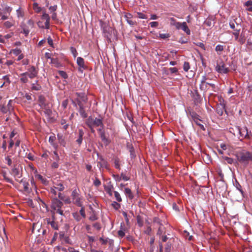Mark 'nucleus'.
Masks as SVG:
<instances>
[{
    "label": "nucleus",
    "instance_id": "obj_35",
    "mask_svg": "<svg viewBox=\"0 0 252 252\" xmlns=\"http://www.w3.org/2000/svg\"><path fill=\"white\" fill-rule=\"evenodd\" d=\"M223 159L229 164H232L234 161V160L233 158H231L227 157H223Z\"/></svg>",
    "mask_w": 252,
    "mask_h": 252
},
{
    "label": "nucleus",
    "instance_id": "obj_60",
    "mask_svg": "<svg viewBox=\"0 0 252 252\" xmlns=\"http://www.w3.org/2000/svg\"><path fill=\"white\" fill-rule=\"evenodd\" d=\"M33 7H34V9L38 12L40 11V10H41V8L40 7H38V5L36 3H34Z\"/></svg>",
    "mask_w": 252,
    "mask_h": 252
},
{
    "label": "nucleus",
    "instance_id": "obj_41",
    "mask_svg": "<svg viewBox=\"0 0 252 252\" xmlns=\"http://www.w3.org/2000/svg\"><path fill=\"white\" fill-rule=\"evenodd\" d=\"M97 219V217L95 214L93 212L89 217V220L91 221H94Z\"/></svg>",
    "mask_w": 252,
    "mask_h": 252
},
{
    "label": "nucleus",
    "instance_id": "obj_56",
    "mask_svg": "<svg viewBox=\"0 0 252 252\" xmlns=\"http://www.w3.org/2000/svg\"><path fill=\"white\" fill-rule=\"evenodd\" d=\"M182 23H180L179 22H177L176 23H175V25H174L176 28L178 30H179L181 29Z\"/></svg>",
    "mask_w": 252,
    "mask_h": 252
},
{
    "label": "nucleus",
    "instance_id": "obj_59",
    "mask_svg": "<svg viewBox=\"0 0 252 252\" xmlns=\"http://www.w3.org/2000/svg\"><path fill=\"white\" fill-rule=\"evenodd\" d=\"M68 104V100L67 99L64 100L63 101L62 106L64 109L66 108Z\"/></svg>",
    "mask_w": 252,
    "mask_h": 252
},
{
    "label": "nucleus",
    "instance_id": "obj_37",
    "mask_svg": "<svg viewBox=\"0 0 252 252\" xmlns=\"http://www.w3.org/2000/svg\"><path fill=\"white\" fill-rule=\"evenodd\" d=\"M240 31V28L239 29H237L235 30V31L233 32V34L235 36L236 40H237L238 38Z\"/></svg>",
    "mask_w": 252,
    "mask_h": 252
},
{
    "label": "nucleus",
    "instance_id": "obj_64",
    "mask_svg": "<svg viewBox=\"0 0 252 252\" xmlns=\"http://www.w3.org/2000/svg\"><path fill=\"white\" fill-rule=\"evenodd\" d=\"M71 196H72V199H73L75 197H77L78 196H79V195H78V193L77 192V191L75 190L72 191Z\"/></svg>",
    "mask_w": 252,
    "mask_h": 252
},
{
    "label": "nucleus",
    "instance_id": "obj_14",
    "mask_svg": "<svg viewBox=\"0 0 252 252\" xmlns=\"http://www.w3.org/2000/svg\"><path fill=\"white\" fill-rule=\"evenodd\" d=\"M98 130L102 141L106 145L110 143V141L105 136L104 132L102 131L101 128H99Z\"/></svg>",
    "mask_w": 252,
    "mask_h": 252
},
{
    "label": "nucleus",
    "instance_id": "obj_46",
    "mask_svg": "<svg viewBox=\"0 0 252 252\" xmlns=\"http://www.w3.org/2000/svg\"><path fill=\"white\" fill-rule=\"evenodd\" d=\"M94 184L95 186L98 187L101 184V182L98 178H95L94 182Z\"/></svg>",
    "mask_w": 252,
    "mask_h": 252
},
{
    "label": "nucleus",
    "instance_id": "obj_54",
    "mask_svg": "<svg viewBox=\"0 0 252 252\" xmlns=\"http://www.w3.org/2000/svg\"><path fill=\"white\" fill-rule=\"evenodd\" d=\"M93 226L97 230H99L101 228L100 224L97 222L94 223Z\"/></svg>",
    "mask_w": 252,
    "mask_h": 252
},
{
    "label": "nucleus",
    "instance_id": "obj_15",
    "mask_svg": "<svg viewBox=\"0 0 252 252\" xmlns=\"http://www.w3.org/2000/svg\"><path fill=\"white\" fill-rule=\"evenodd\" d=\"M22 29H23V32L27 36L31 29L26 24H22L21 26Z\"/></svg>",
    "mask_w": 252,
    "mask_h": 252
},
{
    "label": "nucleus",
    "instance_id": "obj_24",
    "mask_svg": "<svg viewBox=\"0 0 252 252\" xmlns=\"http://www.w3.org/2000/svg\"><path fill=\"white\" fill-rule=\"evenodd\" d=\"M236 188L240 192L242 196H244V191L240 184L236 181L235 184Z\"/></svg>",
    "mask_w": 252,
    "mask_h": 252
},
{
    "label": "nucleus",
    "instance_id": "obj_36",
    "mask_svg": "<svg viewBox=\"0 0 252 252\" xmlns=\"http://www.w3.org/2000/svg\"><path fill=\"white\" fill-rule=\"evenodd\" d=\"M72 215L74 219H75L77 221H79L81 220V218L78 213H74Z\"/></svg>",
    "mask_w": 252,
    "mask_h": 252
},
{
    "label": "nucleus",
    "instance_id": "obj_30",
    "mask_svg": "<svg viewBox=\"0 0 252 252\" xmlns=\"http://www.w3.org/2000/svg\"><path fill=\"white\" fill-rule=\"evenodd\" d=\"M57 137H58L59 143L62 145H64V139L63 138V135L60 134H58Z\"/></svg>",
    "mask_w": 252,
    "mask_h": 252
},
{
    "label": "nucleus",
    "instance_id": "obj_45",
    "mask_svg": "<svg viewBox=\"0 0 252 252\" xmlns=\"http://www.w3.org/2000/svg\"><path fill=\"white\" fill-rule=\"evenodd\" d=\"M223 50V46L221 45H218L215 48V50L217 52H221Z\"/></svg>",
    "mask_w": 252,
    "mask_h": 252
},
{
    "label": "nucleus",
    "instance_id": "obj_51",
    "mask_svg": "<svg viewBox=\"0 0 252 252\" xmlns=\"http://www.w3.org/2000/svg\"><path fill=\"white\" fill-rule=\"evenodd\" d=\"M195 44L198 47L201 48L203 50H205V47L204 44L202 42H197Z\"/></svg>",
    "mask_w": 252,
    "mask_h": 252
},
{
    "label": "nucleus",
    "instance_id": "obj_43",
    "mask_svg": "<svg viewBox=\"0 0 252 252\" xmlns=\"http://www.w3.org/2000/svg\"><path fill=\"white\" fill-rule=\"evenodd\" d=\"M12 52L15 56H18L21 53V50L18 48L13 49Z\"/></svg>",
    "mask_w": 252,
    "mask_h": 252
},
{
    "label": "nucleus",
    "instance_id": "obj_42",
    "mask_svg": "<svg viewBox=\"0 0 252 252\" xmlns=\"http://www.w3.org/2000/svg\"><path fill=\"white\" fill-rule=\"evenodd\" d=\"M70 51H71L72 54H73L74 57L76 58L78 54L76 49L73 47H71Z\"/></svg>",
    "mask_w": 252,
    "mask_h": 252
},
{
    "label": "nucleus",
    "instance_id": "obj_8",
    "mask_svg": "<svg viewBox=\"0 0 252 252\" xmlns=\"http://www.w3.org/2000/svg\"><path fill=\"white\" fill-rule=\"evenodd\" d=\"M190 116L194 121V122L198 125L202 129H204V126L203 125L200 123L201 121L199 116L195 112H191L190 113Z\"/></svg>",
    "mask_w": 252,
    "mask_h": 252
},
{
    "label": "nucleus",
    "instance_id": "obj_31",
    "mask_svg": "<svg viewBox=\"0 0 252 252\" xmlns=\"http://www.w3.org/2000/svg\"><path fill=\"white\" fill-rule=\"evenodd\" d=\"M16 13H17V17L18 18H22V17H23L24 16V12L23 11H22V10L20 8H19L17 10H16Z\"/></svg>",
    "mask_w": 252,
    "mask_h": 252
},
{
    "label": "nucleus",
    "instance_id": "obj_52",
    "mask_svg": "<svg viewBox=\"0 0 252 252\" xmlns=\"http://www.w3.org/2000/svg\"><path fill=\"white\" fill-rule=\"evenodd\" d=\"M29 183L27 182H24L23 183L24 189L26 191H29Z\"/></svg>",
    "mask_w": 252,
    "mask_h": 252
},
{
    "label": "nucleus",
    "instance_id": "obj_23",
    "mask_svg": "<svg viewBox=\"0 0 252 252\" xmlns=\"http://www.w3.org/2000/svg\"><path fill=\"white\" fill-rule=\"evenodd\" d=\"M62 208H57L53 210L52 215L54 214V216L55 217V214L58 213L60 215L63 216V211L61 209Z\"/></svg>",
    "mask_w": 252,
    "mask_h": 252
},
{
    "label": "nucleus",
    "instance_id": "obj_53",
    "mask_svg": "<svg viewBox=\"0 0 252 252\" xmlns=\"http://www.w3.org/2000/svg\"><path fill=\"white\" fill-rule=\"evenodd\" d=\"M5 160L7 162V163L8 165H11L12 160L8 156L5 157Z\"/></svg>",
    "mask_w": 252,
    "mask_h": 252
},
{
    "label": "nucleus",
    "instance_id": "obj_58",
    "mask_svg": "<svg viewBox=\"0 0 252 252\" xmlns=\"http://www.w3.org/2000/svg\"><path fill=\"white\" fill-rule=\"evenodd\" d=\"M115 166L116 168L120 169V164H119V160L118 159H116L115 160Z\"/></svg>",
    "mask_w": 252,
    "mask_h": 252
},
{
    "label": "nucleus",
    "instance_id": "obj_48",
    "mask_svg": "<svg viewBox=\"0 0 252 252\" xmlns=\"http://www.w3.org/2000/svg\"><path fill=\"white\" fill-rule=\"evenodd\" d=\"M112 176L116 182H120L122 180L121 177L118 175L113 174Z\"/></svg>",
    "mask_w": 252,
    "mask_h": 252
},
{
    "label": "nucleus",
    "instance_id": "obj_1",
    "mask_svg": "<svg viewBox=\"0 0 252 252\" xmlns=\"http://www.w3.org/2000/svg\"><path fill=\"white\" fill-rule=\"evenodd\" d=\"M237 160L244 166H247L252 160V154L248 151H242L236 154Z\"/></svg>",
    "mask_w": 252,
    "mask_h": 252
},
{
    "label": "nucleus",
    "instance_id": "obj_34",
    "mask_svg": "<svg viewBox=\"0 0 252 252\" xmlns=\"http://www.w3.org/2000/svg\"><path fill=\"white\" fill-rule=\"evenodd\" d=\"M112 205L116 210H118L121 207L120 204L116 201H113L112 203Z\"/></svg>",
    "mask_w": 252,
    "mask_h": 252
},
{
    "label": "nucleus",
    "instance_id": "obj_3",
    "mask_svg": "<svg viewBox=\"0 0 252 252\" xmlns=\"http://www.w3.org/2000/svg\"><path fill=\"white\" fill-rule=\"evenodd\" d=\"M86 124L89 127L100 126L102 128H103V124L101 119L93 118L90 117L86 120Z\"/></svg>",
    "mask_w": 252,
    "mask_h": 252
},
{
    "label": "nucleus",
    "instance_id": "obj_22",
    "mask_svg": "<svg viewBox=\"0 0 252 252\" xmlns=\"http://www.w3.org/2000/svg\"><path fill=\"white\" fill-rule=\"evenodd\" d=\"M220 105L221 108H217V112H218V113L220 116H221L223 114V110L225 109V104H224L221 103V102L220 103Z\"/></svg>",
    "mask_w": 252,
    "mask_h": 252
},
{
    "label": "nucleus",
    "instance_id": "obj_2",
    "mask_svg": "<svg viewBox=\"0 0 252 252\" xmlns=\"http://www.w3.org/2000/svg\"><path fill=\"white\" fill-rule=\"evenodd\" d=\"M38 26L42 29H49L50 17L45 12L42 13L40 20L37 22Z\"/></svg>",
    "mask_w": 252,
    "mask_h": 252
},
{
    "label": "nucleus",
    "instance_id": "obj_49",
    "mask_svg": "<svg viewBox=\"0 0 252 252\" xmlns=\"http://www.w3.org/2000/svg\"><path fill=\"white\" fill-rule=\"evenodd\" d=\"M137 16L140 19H146L147 18L146 15L141 12H138Z\"/></svg>",
    "mask_w": 252,
    "mask_h": 252
},
{
    "label": "nucleus",
    "instance_id": "obj_28",
    "mask_svg": "<svg viewBox=\"0 0 252 252\" xmlns=\"http://www.w3.org/2000/svg\"><path fill=\"white\" fill-rule=\"evenodd\" d=\"M114 193L115 197L116 199L117 200V201L118 202H121L122 201V198L121 197L120 193L117 191H115L114 192Z\"/></svg>",
    "mask_w": 252,
    "mask_h": 252
},
{
    "label": "nucleus",
    "instance_id": "obj_13",
    "mask_svg": "<svg viewBox=\"0 0 252 252\" xmlns=\"http://www.w3.org/2000/svg\"><path fill=\"white\" fill-rule=\"evenodd\" d=\"M124 17L126 19L127 23L130 26H133L136 24V22L135 21H134L131 20V18H132V15L130 13H125Z\"/></svg>",
    "mask_w": 252,
    "mask_h": 252
},
{
    "label": "nucleus",
    "instance_id": "obj_16",
    "mask_svg": "<svg viewBox=\"0 0 252 252\" xmlns=\"http://www.w3.org/2000/svg\"><path fill=\"white\" fill-rule=\"evenodd\" d=\"M182 26L180 29H182L184 32H185L188 35H189L190 34V31L189 28H188L186 22H184L182 23Z\"/></svg>",
    "mask_w": 252,
    "mask_h": 252
},
{
    "label": "nucleus",
    "instance_id": "obj_21",
    "mask_svg": "<svg viewBox=\"0 0 252 252\" xmlns=\"http://www.w3.org/2000/svg\"><path fill=\"white\" fill-rule=\"evenodd\" d=\"M77 63L80 67H84V61L82 58L78 57L77 59Z\"/></svg>",
    "mask_w": 252,
    "mask_h": 252
},
{
    "label": "nucleus",
    "instance_id": "obj_18",
    "mask_svg": "<svg viewBox=\"0 0 252 252\" xmlns=\"http://www.w3.org/2000/svg\"><path fill=\"white\" fill-rule=\"evenodd\" d=\"M51 63L53 64L56 67H60L61 65L60 63L57 59L52 58L51 60Z\"/></svg>",
    "mask_w": 252,
    "mask_h": 252
},
{
    "label": "nucleus",
    "instance_id": "obj_25",
    "mask_svg": "<svg viewBox=\"0 0 252 252\" xmlns=\"http://www.w3.org/2000/svg\"><path fill=\"white\" fill-rule=\"evenodd\" d=\"M27 76H28L26 73H22L21 75V78H20V80L21 81V82H22L23 83H24L27 82L28 81Z\"/></svg>",
    "mask_w": 252,
    "mask_h": 252
},
{
    "label": "nucleus",
    "instance_id": "obj_38",
    "mask_svg": "<svg viewBox=\"0 0 252 252\" xmlns=\"http://www.w3.org/2000/svg\"><path fill=\"white\" fill-rule=\"evenodd\" d=\"M53 158L57 161H59L60 160V157L59 156L58 154L57 153V152L56 151H55L53 152Z\"/></svg>",
    "mask_w": 252,
    "mask_h": 252
},
{
    "label": "nucleus",
    "instance_id": "obj_19",
    "mask_svg": "<svg viewBox=\"0 0 252 252\" xmlns=\"http://www.w3.org/2000/svg\"><path fill=\"white\" fill-rule=\"evenodd\" d=\"M45 99L43 96L40 95L38 97V101H39V105L40 106H41L42 107H45L46 105H45Z\"/></svg>",
    "mask_w": 252,
    "mask_h": 252
},
{
    "label": "nucleus",
    "instance_id": "obj_39",
    "mask_svg": "<svg viewBox=\"0 0 252 252\" xmlns=\"http://www.w3.org/2000/svg\"><path fill=\"white\" fill-rule=\"evenodd\" d=\"M35 178L42 181V183H45L46 179H45L41 175H35Z\"/></svg>",
    "mask_w": 252,
    "mask_h": 252
},
{
    "label": "nucleus",
    "instance_id": "obj_62",
    "mask_svg": "<svg viewBox=\"0 0 252 252\" xmlns=\"http://www.w3.org/2000/svg\"><path fill=\"white\" fill-rule=\"evenodd\" d=\"M120 230H122L124 232H126L127 230L126 228L125 227L124 224L121 223Z\"/></svg>",
    "mask_w": 252,
    "mask_h": 252
},
{
    "label": "nucleus",
    "instance_id": "obj_27",
    "mask_svg": "<svg viewBox=\"0 0 252 252\" xmlns=\"http://www.w3.org/2000/svg\"><path fill=\"white\" fill-rule=\"evenodd\" d=\"M54 187L55 189L60 191H63L64 189V187L63 185L61 183L56 184V186H54Z\"/></svg>",
    "mask_w": 252,
    "mask_h": 252
},
{
    "label": "nucleus",
    "instance_id": "obj_5",
    "mask_svg": "<svg viewBox=\"0 0 252 252\" xmlns=\"http://www.w3.org/2000/svg\"><path fill=\"white\" fill-rule=\"evenodd\" d=\"M216 70L220 73H227L229 71V69L226 67L223 62L218 63L216 66Z\"/></svg>",
    "mask_w": 252,
    "mask_h": 252
},
{
    "label": "nucleus",
    "instance_id": "obj_32",
    "mask_svg": "<svg viewBox=\"0 0 252 252\" xmlns=\"http://www.w3.org/2000/svg\"><path fill=\"white\" fill-rule=\"evenodd\" d=\"M41 89V86L37 84V82H36L35 84L34 83H33L32 84V90H35V91H38V90H40Z\"/></svg>",
    "mask_w": 252,
    "mask_h": 252
},
{
    "label": "nucleus",
    "instance_id": "obj_29",
    "mask_svg": "<svg viewBox=\"0 0 252 252\" xmlns=\"http://www.w3.org/2000/svg\"><path fill=\"white\" fill-rule=\"evenodd\" d=\"M14 25V22L12 21H6L4 23V26L6 28H10Z\"/></svg>",
    "mask_w": 252,
    "mask_h": 252
},
{
    "label": "nucleus",
    "instance_id": "obj_9",
    "mask_svg": "<svg viewBox=\"0 0 252 252\" xmlns=\"http://www.w3.org/2000/svg\"><path fill=\"white\" fill-rule=\"evenodd\" d=\"M27 76L32 79L34 78L37 74V71L36 70L34 66H32L28 69V71L25 72Z\"/></svg>",
    "mask_w": 252,
    "mask_h": 252
},
{
    "label": "nucleus",
    "instance_id": "obj_20",
    "mask_svg": "<svg viewBox=\"0 0 252 252\" xmlns=\"http://www.w3.org/2000/svg\"><path fill=\"white\" fill-rule=\"evenodd\" d=\"M72 201L74 204H75L78 206H81L82 205V202L79 196H78L77 197H75V198L72 199Z\"/></svg>",
    "mask_w": 252,
    "mask_h": 252
},
{
    "label": "nucleus",
    "instance_id": "obj_26",
    "mask_svg": "<svg viewBox=\"0 0 252 252\" xmlns=\"http://www.w3.org/2000/svg\"><path fill=\"white\" fill-rule=\"evenodd\" d=\"M125 193L126 194V195L128 196V197L129 198H132L133 195H132V193L131 192L130 189H129V188H125Z\"/></svg>",
    "mask_w": 252,
    "mask_h": 252
},
{
    "label": "nucleus",
    "instance_id": "obj_10",
    "mask_svg": "<svg viewBox=\"0 0 252 252\" xmlns=\"http://www.w3.org/2000/svg\"><path fill=\"white\" fill-rule=\"evenodd\" d=\"M63 206V203L57 198H54L53 199L51 205V208L53 210L57 208H62Z\"/></svg>",
    "mask_w": 252,
    "mask_h": 252
},
{
    "label": "nucleus",
    "instance_id": "obj_57",
    "mask_svg": "<svg viewBox=\"0 0 252 252\" xmlns=\"http://www.w3.org/2000/svg\"><path fill=\"white\" fill-rule=\"evenodd\" d=\"M80 214L83 218H85L86 214H85L84 208L83 207H82L81 210H80Z\"/></svg>",
    "mask_w": 252,
    "mask_h": 252
},
{
    "label": "nucleus",
    "instance_id": "obj_55",
    "mask_svg": "<svg viewBox=\"0 0 252 252\" xmlns=\"http://www.w3.org/2000/svg\"><path fill=\"white\" fill-rule=\"evenodd\" d=\"M150 25L151 27L155 28L158 26V22H152L150 23Z\"/></svg>",
    "mask_w": 252,
    "mask_h": 252
},
{
    "label": "nucleus",
    "instance_id": "obj_63",
    "mask_svg": "<svg viewBox=\"0 0 252 252\" xmlns=\"http://www.w3.org/2000/svg\"><path fill=\"white\" fill-rule=\"evenodd\" d=\"M118 234L119 237L121 238H123L125 235V233L122 230H119L118 232Z\"/></svg>",
    "mask_w": 252,
    "mask_h": 252
},
{
    "label": "nucleus",
    "instance_id": "obj_12",
    "mask_svg": "<svg viewBox=\"0 0 252 252\" xmlns=\"http://www.w3.org/2000/svg\"><path fill=\"white\" fill-rule=\"evenodd\" d=\"M11 174L15 178H20L21 177V174L20 173L19 166L15 165L12 169Z\"/></svg>",
    "mask_w": 252,
    "mask_h": 252
},
{
    "label": "nucleus",
    "instance_id": "obj_6",
    "mask_svg": "<svg viewBox=\"0 0 252 252\" xmlns=\"http://www.w3.org/2000/svg\"><path fill=\"white\" fill-rule=\"evenodd\" d=\"M100 24L103 32L106 34L107 36H108L109 34H111L112 29L106 23L100 21Z\"/></svg>",
    "mask_w": 252,
    "mask_h": 252
},
{
    "label": "nucleus",
    "instance_id": "obj_44",
    "mask_svg": "<svg viewBox=\"0 0 252 252\" xmlns=\"http://www.w3.org/2000/svg\"><path fill=\"white\" fill-rule=\"evenodd\" d=\"M190 68L189 64L188 62H185L184 63V69L185 71H188Z\"/></svg>",
    "mask_w": 252,
    "mask_h": 252
},
{
    "label": "nucleus",
    "instance_id": "obj_4",
    "mask_svg": "<svg viewBox=\"0 0 252 252\" xmlns=\"http://www.w3.org/2000/svg\"><path fill=\"white\" fill-rule=\"evenodd\" d=\"M237 129L240 135V137H241L242 138H250V133L247 127L245 126L240 127L238 126L237 127Z\"/></svg>",
    "mask_w": 252,
    "mask_h": 252
},
{
    "label": "nucleus",
    "instance_id": "obj_61",
    "mask_svg": "<svg viewBox=\"0 0 252 252\" xmlns=\"http://www.w3.org/2000/svg\"><path fill=\"white\" fill-rule=\"evenodd\" d=\"M57 6L56 5H55L54 6H51L49 7V10L51 11H52L54 12H55V11L57 10Z\"/></svg>",
    "mask_w": 252,
    "mask_h": 252
},
{
    "label": "nucleus",
    "instance_id": "obj_17",
    "mask_svg": "<svg viewBox=\"0 0 252 252\" xmlns=\"http://www.w3.org/2000/svg\"><path fill=\"white\" fill-rule=\"evenodd\" d=\"M55 140V136L54 135H51L49 139V142L54 147L55 149H57L58 148V145L54 142Z\"/></svg>",
    "mask_w": 252,
    "mask_h": 252
},
{
    "label": "nucleus",
    "instance_id": "obj_40",
    "mask_svg": "<svg viewBox=\"0 0 252 252\" xmlns=\"http://www.w3.org/2000/svg\"><path fill=\"white\" fill-rule=\"evenodd\" d=\"M27 26L31 29L33 28L34 26V22L32 20H29L26 24Z\"/></svg>",
    "mask_w": 252,
    "mask_h": 252
},
{
    "label": "nucleus",
    "instance_id": "obj_50",
    "mask_svg": "<svg viewBox=\"0 0 252 252\" xmlns=\"http://www.w3.org/2000/svg\"><path fill=\"white\" fill-rule=\"evenodd\" d=\"M159 37L162 39H166L169 37V35L168 33H160Z\"/></svg>",
    "mask_w": 252,
    "mask_h": 252
},
{
    "label": "nucleus",
    "instance_id": "obj_11",
    "mask_svg": "<svg viewBox=\"0 0 252 252\" xmlns=\"http://www.w3.org/2000/svg\"><path fill=\"white\" fill-rule=\"evenodd\" d=\"M52 220H51L49 219L47 220V222L48 224H50L54 229L58 230L59 226L58 223L55 221L56 219L54 214L52 215Z\"/></svg>",
    "mask_w": 252,
    "mask_h": 252
},
{
    "label": "nucleus",
    "instance_id": "obj_7",
    "mask_svg": "<svg viewBox=\"0 0 252 252\" xmlns=\"http://www.w3.org/2000/svg\"><path fill=\"white\" fill-rule=\"evenodd\" d=\"M206 77L203 76L200 84V90L204 92H206L209 89V87H208L209 83L206 82Z\"/></svg>",
    "mask_w": 252,
    "mask_h": 252
},
{
    "label": "nucleus",
    "instance_id": "obj_47",
    "mask_svg": "<svg viewBox=\"0 0 252 252\" xmlns=\"http://www.w3.org/2000/svg\"><path fill=\"white\" fill-rule=\"evenodd\" d=\"M59 74L63 78H67V75L65 72L63 71H59Z\"/></svg>",
    "mask_w": 252,
    "mask_h": 252
},
{
    "label": "nucleus",
    "instance_id": "obj_33",
    "mask_svg": "<svg viewBox=\"0 0 252 252\" xmlns=\"http://www.w3.org/2000/svg\"><path fill=\"white\" fill-rule=\"evenodd\" d=\"M80 107V113L83 117H86V114L84 112L83 107L82 105L79 104Z\"/></svg>",
    "mask_w": 252,
    "mask_h": 252
}]
</instances>
